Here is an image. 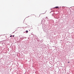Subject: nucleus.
<instances>
[{
    "label": "nucleus",
    "mask_w": 74,
    "mask_h": 74,
    "mask_svg": "<svg viewBox=\"0 0 74 74\" xmlns=\"http://www.w3.org/2000/svg\"><path fill=\"white\" fill-rule=\"evenodd\" d=\"M55 8H59V7H58V6L56 7Z\"/></svg>",
    "instance_id": "f257e3e1"
},
{
    "label": "nucleus",
    "mask_w": 74,
    "mask_h": 74,
    "mask_svg": "<svg viewBox=\"0 0 74 74\" xmlns=\"http://www.w3.org/2000/svg\"><path fill=\"white\" fill-rule=\"evenodd\" d=\"M26 32L27 33H28V31L27 30L26 31Z\"/></svg>",
    "instance_id": "f03ea898"
},
{
    "label": "nucleus",
    "mask_w": 74,
    "mask_h": 74,
    "mask_svg": "<svg viewBox=\"0 0 74 74\" xmlns=\"http://www.w3.org/2000/svg\"><path fill=\"white\" fill-rule=\"evenodd\" d=\"M12 35H11V36H10V37H12Z\"/></svg>",
    "instance_id": "7ed1b4c3"
},
{
    "label": "nucleus",
    "mask_w": 74,
    "mask_h": 74,
    "mask_svg": "<svg viewBox=\"0 0 74 74\" xmlns=\"http://www.w3.org/2000/svg\"><path fill=\"white\" fill-rule=\"evenodd\" d=\"M14 37V35L13 36V37Z\"/></svg>",
    "instance_id": "20e7f679"
},
{
    "label": "nucleus",
    "mask_w": 74,
    "mask_h": 74,
    "mask_svg": "<svg viewBox=\"0 0 74 74\" xmlns=\"http://www.w3.org/2000/svg\"><path fill=\"white\" fill-rule=\"evenodd\" d=\"M0 38H1V36H0Z\"/></svg>",
    "instance_id": "39448f33"
},
{
    "label": "nucleus",
    "mask_w": 74,
    "mask_h": 74,
    "mask_svg": "<svg viewBox=\"0 0 74 74\" xmlns=\"http://www.w3.org/2000/svg\"><path fill=\"white\" fill-rule=\"evenodd\" d=\"M68 63H70V62H68Z\"/></svg>",
    "instance_id": "423d86ee"
}]
</instances>
